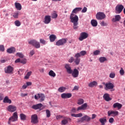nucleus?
I'll return each mask as SVG.
<instances>
[{
	"mask_svg": "<svg viewBox=\"0 0 125 125\" xmlns=\"http://www.w3.org/2000/svg\"><path fill=\"white\" fill-rule=\"evenodd\" d=\"M71 118H67V117H63V120L62 121V125H67V124L68 123V122L71 121Z\"/></svg>",
	"mask_w": 125,
	"mask_h": 125,
	"instance_id": "nucleus-24",
	"label": "nucleus"
},
{
	"mask_svg": "<svg viewBox=\"0 0 125 125\" xmlns=\"http://www.w3.org/2000/svg\"><path fill=\"white\" fill-rule=\"evenodd\" d=\"M28 96V94L21 93V97H25V96Z\"/></svg>",
	"mask_w": 125,
	"mask_h": 125,
	"instance_id": "nucleus-62",
	"label": "nucleus"
},
{
	"mask_svg": "<svg viewBox=\"0 0 125 125\" xmlns=\"http://www.w3.org/2000/svg\"><path fill=\"white\" fill-rule=\"evenodd\" d=\"M88 85L89 87H94V86H96V85H97V82L93 81L92 82H91L89 83Z\"/></svg>",
	"mask_w": 125,
	"mask_h": 125,
	"instance_id": "nucleus-26",
	"label": "nucleus"
},
{
	"mask_svg": "<svg viewBox=\"0 0 125 125\" xmlns=\"http://www.w3.org/2000/svg\"><path fill=\"white\" fill-rule=\"evenodd\" d=\"M114 84L111 82H108L105 84V90H108L109 89H113L114 87Z\"/></svg>",
	"mask_w": 125,
	"mask_h": 125,
	"instance_id": "nucleus-11",
	"label": "nucleus"
},
{
	"mask_svg": "<svg viewBox=\"0 0 125 125\" xmlns=\"http://www.w3.org/2000/svg\"><path fill=\"white\" fill-rule=\"evenodd\" d=\"M31 122L32 124H34V125H35L36 124H38V123H39L38 115H37V114H33L31 115Z\"/></svg>",
	"mask_w": 125,
	"mask_h": 125,
	"instance_id": "nucleus-14",
	"label": "nucleus"
},
{
	"mask_svg": "<svg viewBox=\"0 0 125 125\" xmlns=\"http://www.w3.org/2000/svg\"><path fill=\"white\" fill-rule=\"evenodd\" d=\"M62 118H63V116L62 115H58L56 116L57 120H59V119H61Z\"/></svg>",
	"mask_w": 125,
	"mask_h": 125,
	"instance_id": "nucleus-61",
	"label": "nucleus"
},
{
	"mask_svg": "<svg viewBox=\"0 0 125 125\" xmlns=\"http://www.w3.org/2000/svg\"><path fill=\"white\" fill-rule=\"evenodd\" d=\"M119 73L121 76H124V75H125V70H124V68H123V67H121Z\"/></svg>",
	"mask_w": 125,
	"mask_h": 125,
	"instance_id": "nucleus-43",
	"label": "nucleus"
},
{
	"mask_svg": "<svg viewBox=\"0 0 125 125\" xmlns=\"http://www.w3.org/2000/svg\"><path fill=\"white\" fill-rule=\"evenodd\" d=\"M3 99V95L2 94H0V101H1Z\"/></svg>",
	"mask_w": 125,
	"mask_h": 125,
	"instance_id": "nucleus-63",
	"label": "nucleus"
},
{
	"mask_svg": "<svg viewBox=\"0 0 125 125\" xmlns=\"http://www.w3.org/2000/svg\"><path fill=\"white\" fill-rule=\"evenodd\" d=\"M100 25L101 26H107L108 25V23H107V22H105L104 21H102L101 23H100Z\"/></svg>",
	"mask_w": 125,
	"mask_h": 125,
	"instance_id": "nucleus-52",
	"label": "nucleus"
},
{
	"mask_svg": "<svg viewBox=\"0 0 125 125\" xmlns=\"http://www.w3.org/2000/svg\"><path fill=\"white\" fill-rule=\"evenodd\" d=\"M15 62V63H21V59L20 58L17 59Z\"/></svg>",
	"mask_w": 125,
	"mask_h": 125,
	"instance_id": "nucleus-59",
	"label": "nucleus"
},
{
	"mask_svg": "<svg viewBox=\"0 0 125 125\" xmlns=\"http://www.w3.org/2000/svg\"><path fill=\"white\" fill-rule=\"evenodd\" d=\"M82 8L81 7H77L73 9V10L72 12V13H75L76 14V13H78L79 11H81L82 10Z\"/></svg>",
	"mask_w": 125,
	"mask_h": 125,
	"instance_id": "nucleus-31",
	"label": "nucleus"
},
{
	"mask_svg": "<svg viewBox=\"0 0 125 125\" xmlns=\"http://www.w3.org/2000/svg\"><path fill=\"white\" fill-rule=\"evenodd\" d=\"M31 75H32V71L28 72L26 76L24 77V79H25V80H28V79L30 78V76H31Z\"/></svg>",
	"mask_w": 125,
	"mask_h": 125,
	"instance_id": "nucleus-38",
	"label": "nucleus"
},
{
	"mask_svg": "<svg viewBox=\"0 0 125 125\" xmlns=\"http://www.w3.org/2000/svg\"><path fill=\"white\" fill-rule=\"evenodd\" d=\"M83 116V113L76 114V118H81Z\"/></svg>",
	"mask_w": 125,
	"mask_h": 125,
	"instance_id": "nucleus-58",
	"label": "nucleus"
},
{
	"mask_svg": "<svg viewBox=\"0 0 125 125\" xmlns=\"http://www.w3.org/2000/svg\"><path fill=\"white\" fill-rule=\"evenodd\" d=\"M115 77H116V74H115V73H111L109 74V78H110V79H114Z\"/></svg>",
	"mask_w": 125,
	"mask_h": 125,
	"instance_id": "nucleus-48",
	"label": "nucleus"
},
{
	"mask_svg": "<svg viewBox=\"0 0 125 125\" xmlns=\"http://www.w3.org/2000/svg\"><path fill=\"white\" fill-rule=\"evenodd\" d=\"M77 111H78V109H77L75 107H72L71 110V113L73 114L77 113Z\"/></svg>",
	"mask_w": 125,
	"mask_h": 125,
	"instance_id": "nucleus-45",
	"label": "nucleus"
},
{
	"mask_svg": "<svg viewBox=\"0 0 125 125\" xmlns=\"http://www.w3.org/2000/svg\"><path fill=\"white\" fill-rule=\"evenodd\" d=\"M95 118H96V115L94 114H92V118H91L92 120H93V119H95Z\"/></svg>",
	"mask_w": 125,
	"mask_h": 125,
	"instance_id": "nucleus-64",
	"label": "nucleus"
},
{
	"mask_svg": "<svg viewBox=\"0 0 125 125\" xmlns=\"http://www.w3.org/2000/svg\"><path fill=\"white\" fill-rule=\"evenodd\" d=\"M44 94H38L37 95H35L34 96L35 99L38 100L40 99V102H42V101H44L45 98Z\"/></svg>",
	"mask_w": 125,
	"mask_h": 125,
	"instance_id": "nucleus-7",
	"label": "nucleus"
},
{
	"mask_svg": "<svg viewBox=\"0 0 125 125\" xmlns=\"http://www.w3.org/2000/svg\"><path fill=\"white\" fill-rule=\"evenodd\" d=\"M50 21H51V18H50V16H46L45 17L44 23L45 24H49L50 23Z\"/></svg>",
	"mask_w": 125,
	"mask_h": 125,
	"instance_id": "nucleus-22",
	"label": "nucleus"
},
{
	"mask_svg": "<svg viewBox=\"0 0 125 125\" xmlns=\"http://www.w3.org/2000/svg\"><path fill=\"white\" fill-rule=\"evenodd\" d=\"M40 42L41 43H42L43 44H45L46 43V41H45L44 40L41 39H40Z\"/></svg>",
	"mask_w": 125,
	"mask_h": 125,
	"instance_id": "nucleus-54",
	"label": "nucleus"
},
{
	"mask_svg": "<svg viewBox=\"0 0 125 125\" xmlns=\"http://www.w3.org/2000/svg\"><path fill=\"white\" fill-rule=\"evenodd\" d=\"M15 48L12 47L7 50V52L8 53H13L15 52Z\"/></svg>",
	"mask_w": 125,
	"mask_h": 125,
	"instance_id": "nucleus-32",
	"label": "nucleus"
},
{
	"mask_svg": "<svg viewBox=\"0 0 125 125\" xmlns=\"http://www.w3.org/2000/svg\"><path fill=\"white\" fill-rule=\"evenodd\" d=\"M99 60L100 63H104L105 61H107V59L105 57H101L99 58Z\"/></svg>",
	"mask_w": 125,
	"mask_h": 125,
	"instance_id": "nucleus-35",
	"label": "nucleus"
},
{
	"mask_svg": "<svg viewBox=\"0 0 125 125\" xmlns=\"http://www.w3.org/2000/svg\"><path fill=\"white\" fill-rule=\"evenodd\" d=\"M16 55L17 56H19L20 58H23L24 57V55L22 53H17Z\"/></svg>",
	"mask_w": 125,
	"mask_h": 125,
	"instance_id": "nucleus-47",
	"label": "nucleus"
},
{
	"mask_svg": "<svg viewBox=\"0 0 125 125\" xmlns=\"http://www.w3.org/2000/svg\"><path fill=\"white\" fill-rule=\"evenodd\" d=\"M96 18L97 20H103L106 18V15L103 12H99L96 15Z\"/></svg>",
	"mask_w": 125,
	"mask_h": 125,
	"instance_id": "nucleus-4",
	"label": "nucleus"
},
{
	"mask_svg": "<svg viewBox=\"0 0 125 125\" xmlns=\"http://www.w3.org/2000/svg\"><path fill=\"white\" fill-rule=\"evenodd\" d=\"M74 57L75 58V59H74V63L76 65H78L80 64L81 62V55L79 53H76Z\"/></svg>",
	"mask_w": 125,
	"mask_h": 125,
	"instance_id": "nucleus-10",
	"label": "nucleus"
},
{
	"mask_svg": "<svg viewBox=\"0 0 125 125\" xmlns=\"http://www.w3.org/2000/svg\"><path fill=\"white\" fill-rule=\"evenodd\" d=\"M15 25H16L17 27H19L21 25V22L18 20L16 21H15Z\"/></svg>",
	"mask_w": 125,
	"mask_h": 125,
	"instance_id": "nucleus-44",
	"label": "nucleus"
},
{
	"mask_svg": "<svg viewBox=\"0 0 125 125\" xmlns=\"http://www.w3.org/2000/svg\"><path fill=\"white\" fill-rule=\"evenodd\" d=\"M67 42V39L63 38L58 41L56 43V45L60 46V45H63Z\"/></svg>",
	"mask_w": 125,
	"mask_h": 125,
	"instance_id": "nucleus-9",
	"label": "nucleus"
},
{
	"mask_svg": "<svg viewBox=\"0 0 125 125\" xmlns=\"http://www.w3.org/2000/svg\"><path fill=\"white\" fill-rule=\"evenodd\" d=\"M86 108H87V104L84 103L82 104L81 106H79L77 108V111H82V110H86Z\"/></svg>",
	"mask_w": 125,
	"mask_h": 125,
	"instance_id": "nucleus-18",
	"label": "nucleus"
},
{
	"mask_svg": "<svg viewBox=\"0 0 125 125\" xmlns=\"http://www.w3.org/2000/svg\"><path fill=\"white\" fill-rule=\"evenodd\" d=\"M46 118H50V116H51V113H50V111H49V110H46Z\"/></svg>",
	"mask_w": 125,
	"mask_h": 125,
	"instance_id": "nucleus-39",
	"label": "nucleus"
},
{
	"mask_svg": "<svg viewBox=\"0 0 125 125\" xmlns=\"http://www.w3.org/2000/svg\"><path fill=\"white\" fill-rule=\"evenodd\" d=\"M49 76H50V77H52L53 78H55V77H56V74L55 73V72H54V71H53V70H50L49 73Z\"/></svg>",
	"mask_w": 125,
	"mask_h": 125,
	"instance_id": "nucleus-34",
	"label": "nucleus"
},
{
	"mask_svg": "<svg viewBox=\"0 0 125 125\" xmlns=\"http://www.w3.org/2000/svg\"><path fill=\"white\" fill-rule=\"evenodd\" d=\"M121 20V16L120 15H117L115 16V18L112 19L113 22H117V21H120Z\"/></svg>",
	"mask_w": 125,
	"mask_h": 125,
	"instance_id": "nucleus-27",
	"label": "nucleus"
},
{
	"mask_svg": "<svg viewBox=\"0 0 125 125\" xmlns=\"http://www.w3.org/2000/svg\"><path fill=\"white\" fill-rule=\"evenodd\" d=\"M78 25H79V23H73V28L75 30L78 29L79 28V26H78Z\"/></svg>",
	"mask_w": 125,
	"mask_h": 125,
	"instance_id": "nucleus-50",
	"label": "nucleus"
},
{
	"mask_svg": "<svg viewBox=\"0 0 125 125\" xmlns=\"http://www.w3.org/2000/svg\"><path fill=\"white\" fill-rule=\"evenodd\" d=\"M107 114L108 117H116L119 115V111L109 110L107 112Z\"/></svg>",
	"mask_w": 125,
	"mask_h": 125,
	"instance_id": "nucleus-13",
	"label": "nucleus"
},
{
	"mask_svg": "<svg viewBox=\"0 0 125 125\" xmlns=\"http://www.w3.org/2000/svg\"><path fill=\"white\" fill-rule=\"evenodd\" d=\"M94 55H99L100 54V51L97 50L93 52Z\"/></svg>",
	"mask_w": 125,
	"mask_h": 125,
	"instance_id": "nucleus-51",
	"label": "nucleus"
},
{
	"mask_svg": "<svg viewBox=\"0 0 125 125\" xmlns=\"http://www.w3.org/2000/svg\"><path fill=\"white\" fill-rule=\"evenodd\" d=\"M50 41L51 42H53L55 41V40L57 39L56 36L54 34H52L49 36Z\"/></svg>",
	"mask_w": 125,
	"mask_h": 125,
	"instance_id": "nucleus-25",
	"label": "nucleus"
},
{
	"mask_svg": "<svg viewBox=\"0 0 125 125\" xmlns=\"http://www.w3.org/2000/svg\"><path fill=\"white\" fill-rule=\"evenodd\" d=\"M17 121H18V114L16 112L13 113L12 117L9 118L8 124L10 125L12 122H16Z\"/></svg>",
	"mask_w": 125,
	"mask_h": 125,
	"instance_id": "nucleus-2",
	"label": "nucleus"
},
{
	"mask_svg": "<svg viewBox=\"0 0 125 125\" xmlns=\"http://www.w3.org/2000/svg\"><path fill=\"white\" fill-rule=\"evenodd\" d=\"M20 117L21 121H26L27 119V116L23 113L21 114Z\"/></svg>",
	"mask_w": 125,
	"mask_h": 125,
	"instance_id": "nucleus-33",
	"label": "nucleus"
},
{
	"mask_svg": "<svg viewBox=\"0 0 125 125\" xmlns=\"http://www.w3.org/2000/svg\"><path fill=\"white\" fill-rule=\"evenodd\" d=\"M110 124H113L114 123V118L113 117H111L108 121Z\"/></svg>",
	"mask_w": 125,
	"mask_h": 125,
	"instance_id": "nucleus-56",
	"label": "nucleus"
},
{
	"mask_svg": "<svg viewBox=\"0 0 125 125\" xmlns=\"http://www.w3.org/2000/svg\"><path fill=\"white\" fill-rule=\"evenodd\" d=\"M15 5L17 10H21V9H22V5H21V4H20V3L16 2L15 3Z\"/></svg>",
	"mask_w": 125,
	"mask_h": 125,
	"instance_id": "nucleus-28",
	"label": "nucleus"
},
{
	"mask_svg": "<svg viewBox=\"0 0 125 125\" xmlns=\"http://www.w3.org/2000/svg\"><path fill=\"white\" fill-rule=\"evenodd\" d=\"M61 97L62 99H67L68 98H71L72 97V94L68 93H62L61 94Z\"/></svg>",
	"mask_w": 125,
	"mask_h": 125,
	"instance_id": "nucleus-16",
	"label": "nucleus"
},
{
	"mask_svg": "<svg viewBox=\"0 0 125 125\" xmlns=\"http://www.w3.org/2000/svg\"><path fill=\"white\" fill-rule=\"evenodd\" d=\"M29 44H31L34 46L35 48H40L41 47V44L40 42H38L36 40H32L28 41Z\"/></svg>",
	"mask_w": 125,
	"mask_h": 125,
	"instance_id": "nucleus-3",
	"label": "nucleus"
},
{
	"mask_svg": "<svg viewBox=\"0 0 125 125\" xmlns=\"http://www.w3.org/2000/svg\"><path fill=\"white\" fill-rule=\"evenodd\" d=\"M0 51H4V46L3 45H0Z\"/></svg>",
	"mask_w": 125,
	"mask_h": 125,
	"instance_id": "nucleus-55",
	"label": "nucleus"
},
{
	"mask_svg": "<svg viewBox=\"0 0 125 125\" xmlns=\"http://www.w3.org/2000/svg\"><path fill=\"white\" fill-rule=\"evenodd\" d=\"M64 68L67 73V74H71L72 72V67H71V65L68 63H66L64 64Z\"/></svg>",
	"mask_w": 125,
	"mask_h": 125,
	"instance_id": "nucleus-15",
	"label": "nucleus"
},
{
	"mask_svg": "<svg viewBox=\"0 0 125 125\" xmlns=\"http://www.w3.org/2000/svg\"><path fill=\"white\" fill-rule=\"evenodd\" d=\"M17 108L15 106V105H9L8 107V111L9 112H11L13 113V112H15L16 111Z\"/></svg>",
	"mask_w": 125,
	"mask_h": 125,
	"instance_id": "nucleus-19",
	"label": "nucleus"
},
{
	"mask_svg": "<svg viewBox=\"0 0 125 125\" xmlns=\"http://www.w3.org/2000/svg\"><path fill=\"white\" fill-rule=\"evenodd\" d=\"M99 122L102 124L101 125H105V123L107 122V119H106V117L100 118L99 119Z\"/></svg>",
	"mask_w": 125,
	"mask_h": 125,
	"instance_id": "nucleus-30",
	"label": "nucleus"
},
{
	"mask_svg": "<svg viewBox=\"0 0 125 125\" xmlns=\"http://www.w3.org/2000/svg\"><path fill=\"white\" fill-rule=\"evenodd\" d=\"M79 53L80 55V57H81V56H84V55L86 54V51H82L80 53Z\"/></svg>",
	"mask_w": 125,
	"mask_h": 125,
	"instance_id": "nucleus-42",
	"label": "nucleus"
},
{
	"mask_svg": "<svg viewBox=\"0 0 125 125\" xmlns=\"http://www.w3.org/2000/svg\"><path fill=\"white\" fill-rule=\"evenodd\" d=\"M113 107L114 108H117L118 110H120V109H122L123 105L119 103H116L113 104Z\"/></svg>",
	"mask_w": 125,
	"mask_h": 125,
	"instance_id": "nucleus-21",
	"label": "nucleus"
},
{
	"mask_svg": "<svg viewBox=\"0 0 125 125\" xmlns=\"http://www.w3.org/2000/svg\"><path fill=\"white\" fill-rule=\"evenodd\" d=\"M4 103H9L10 104L11 103V100L8 99V97H5L3 100Z\"/></svg>",
	"mask_w": 125,
	"mask_h": 125,
	"instance_id": "nucleus-36",
	"label": "nucleus"
},
{
	"mask_svg": "<svg viewBox=\"0 0 125 125\" xmlns=\"http://www.w3.org/2000/svg\"><path fill=\"white\" fill-rule=\"evenodd\" d=\"M30 55H31V56H33V55H34V54H35V51H34L33 50L31 51L29 53Z\"/></svg>",
	"mask_w": 125,
	"mask_h": 125,
	"instance_id": "nucleus-60",
	"label": "nucleus"
},
{
	"mask_svg": "<svg viewBox=\"0 0 125 125\" xmlns=\"http://www.w3.org/2000/svg\"><path fill=\"white\" fill-rule=\"evenodd\" d=\"M103 98L105 101H111L112 100V98H110V95L108 93L104 94Z\"/></svg>",
	"mask_w": 125,
	"mask_h": 125,
	"instance_id": "nucleus-20",
	"label": "nucleus"
},
{
	"mask_svg": "<svg viewBox=\"0 0 125 125\" xmlns=\"http://www.w3.org/2000/svg\"><path fill=\"white\" fill-rule=\"evenodd\" d=\"M5 73L6 74H13V71H14V68L11 65H9L4 69Z\"/></svg>",
	"mask_w": 125,
	"mask_h": 125,
	"instance_id": "nucleus-8",
	"label": "nucleus"
},
{
	"mask_svg": "<svg viewBox=\"0 0 125 125\" xmlns=\"http://www.w3.org/2000/svg\"><path fill=\"white\" fill-rule=\"evenodd\" d=\"M90 120H91V118L89 117V116L87 115H85L78 119V123H83L84 121L85 122H90Z\"/></svg>",
	"mask_w": 125,
	"mask_h": 125,
	"instance_id": "nucleus-5",
	"label": "nucleus"
},
{
	"mask_svg": "<svg viewBox=\"0 0 125 125\" xmlns=\"http://www.w3.org/2000/svg\"><path fill=\"white\" fill-rule=\"evenodd\" d=\"M58 15L56 13V12L54 11V12L52 14V18L56 19L58 17Z\"/></svg>",
	"mask_w": 125,
	"mask_h": 125,
	"instance_id": "nucleus-41",
	"label": "nucleus"
},
{
	"mask_svg": "<svg viewBox=\"0 0 125 125\" xmlns=\"http://www.w3.org/2000/svg\"><path fill=\"white\" fill-rule=\"evenodd\" d=\"M68 62L69 63H73V62H75V59L74 57H71L68 60Z\"/></svg>",
	"mask_w": 125,
	"mask_h": 125,
	"instance_id": "nucleus-49",
	"label": "nucleus"
},
{
	"mask_svg": "<svg viewBox=\"0 0 125 125\" xmlns=\"http://www.w3.org/2000/svg\"><path fill=\"white\" fill-rule=\"evenodd\" d=\"M19 13L18 12L14 13L13 16L14 18H18Z\"/></svg>",
	"mask_w": 125,
	"mask_h": 125,
	"instance_id": "nucleus-53",
	"label": "nucleus"
},
{
	"mask_svg": "<svg viewBox=\"0 0 125 125\" xmlns=\"http://www.w3.org/2000/svg\"><path fill=\"white\" fill-rule=\"evenodd\" d=\"M88 38V34L86 32H82L80 34V37L79 38V41L81 42L83 41V40H85V39H87Z\"/></svg>",
	"mask_w": 125,
	"mask_h": 125,
	"instance_id": "nucleus-12",
	"label": "nucleus"
},
{
	"mask_svg": "<svg viewBox=\"0 0 125 125\" xmlns=\"http://www.w3.org/2000/svg\"><path fill=\"white\" fill-rule=\"evenodd\" d=\"M42 107V104H37L33 105L32 106V109H34V110H38V109H41Z\"/></svg>",
	"mask_w": 125,
	"mask_h": 125,
	"instance_id": "nucleus-23",
	"label": "nucleus"
},
{
	"mask_svg": "<svg viewBox=\"0 0 125 125\" xmlns=\"http://www.w3.org/2000/svg\"><path fill=\"white\" fill-rule=\"evenodd\" d=\"M91 24L93 27H96L97 25H98V22H97V21L95 20H92L91 21Z\"/></svg>",
	"mask_w": 125,
	"mask_h": 125,
	"instance_id": "nucleus-29",
	"label": "nucleus"
},
{
	"mask_svg": "<svg viewBox=\"0 0 125 125\" xmlns=\"http://www.w3.org/2000/svg\"><path fill=\"white\" fill-rule=\"evenodd\" d=\"M58 90L59 92H64V91L66 90V87L63 86H61L58 88Z\"/></svg>",
	"mask_w": 125,
	"mask_h": 125,
	"instance_id": "nucleus-37",
	"label": "nucleus"
},
{
	"mask_svg": "<svg viewBox=\"0 0 125 125\" xmlns=\"http://www.w3.org/2000/svg\"><path fill=\"white\" fill-rule=\"evenodd\" d=\"M83 102H84V101H83V99H80L78 100L77 104L78 105H82V104H83Z\"/></svg>",
	"mask_w": 125,
	"mask_h": 125,
	"instance_id": "nucleus-40",
	"label": "nucleus"
},
{
	"mask_svg": "<svg viewBox=\"0 0 125 125\" xmlns=\"http://www.w3.org/2000/svg\"><path fill=\"white\" fill-rule=\"evenodd\" d=\"M86 11H87V8H86V7H84L83 9H82V13H85V12H86Z\"/></svg>",
	"mask_w": 125,
	"mask_h": 125,
	"instance_id": "nucleus-57",
	"label": "nucleus"
},
{
	"mask_svg": "<svg viewBox=\"0 0 125 125\" xmlns=\"http://www.w3.org/2000/svg\"><path fill=\"white\" fill-rule=\"evenodd\" d=\"M21 64H26V63H27V59H21Z\"/></svg>",
	"mask_w": 125,
	"mask_h": 125,
	"instance_id": "nucleus-46",
	"label": "nucleus"
},
{
	"mask_svg": "<svg viewBox=\"0 0 125 125\" xmlns=\"http://www.w3.org/2000/svg\"><path fill=\"white\" fill-rule=\"evenodd\" d=\"M71 74L73 78H78L79 77V70L75 68L73 71L72 70Z\"/></svg>",
	"mask_w": 125,
	"mask_h": 125,
	"instance_id": "nucleus-17",
	"label": "nucleus"
},
{
	"mask_svg": "<svg viewBox=\"0 0 125 125\" xmlns=\"http://www.w3.org/2000/svg\"><path fill=\"white\" fill-rule=\"evenodd\" d=\"M125 7L122 4H119L116 6L115 7V12L117 14H120L122 13V11L124 10Z\"/></svg>",
	"mask_w": 125,
	"mask_h": 125,
	"instance_id": "nucleus-6",
	"label": "nucleus"
},
{
	"mask_svg": "<svg viewBox=\"0 0 125 125\" xmlns=\"http://www.w3.org/2000/svg\"><path fill=\"white\" fill-rule=\"evenodd\" d=\"M70 22L73 24L79 23V17L77 15L71 13L70 16Z\"/></svg>",
	"mask_w": 125,
	"mask_h": 125,
	"instance_id": "nucleus-1",
	"label": "nucleus"
}]
</instances>
